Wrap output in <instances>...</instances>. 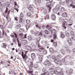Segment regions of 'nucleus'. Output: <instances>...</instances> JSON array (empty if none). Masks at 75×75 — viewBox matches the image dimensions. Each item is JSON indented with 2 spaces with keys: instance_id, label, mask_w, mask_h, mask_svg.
Masks as SVG:
<instances>
[{
  "instance_id": "nucleus-1",
  "label": "nucleus",
  "mask_w": 75,
  "mask_h": 75,
  "mask_svg": "<svg viewBox=\"0 0 75 75\" xmlns=\"http://www.w3.org/2000/svg\"><path fill=\"white\" fill-rule=\"evenodd\" d=\"M55 33H56V31L54 29H53L51 31V34H54L53 35V38L54 40H55V39L57 38V34Z\"/></svg>"
},
{
  "instance_id": "nucleus-2",
  "label": "nucleus",
  "mask_w": 75,
  "mask_h": 75,
  "mask_svg": "<svg viewBox=\"0 0 75 75\" xmlns=\"http://www.w3.org/2000/svg\"><path fill=\"white\" fill-rule=\"evenodd\" d=\"M44 64L45 65L50 66L51 65V62L50 61L48 60L47 59L44 62Z\"/></svg>"
},
{
  "instance_id": "nucleus-3",
  "label": "nucleus",
  "mask_w": 75,
  "mask_h": 75,
  "mask_svg": "<svg viewBox=\"0 0 75 75\" xmlns=\"http://www.w3.org/2000/svg\"><path fill=\"white\" fill-rule=\"evenodd\" d=\"M54 62L55 63L57 64H60L59 65H61V62H60V59H58V58H56V59L54 60Z\"/></svg>"
},
{
  "instance_id": "nucleus-4",
  "label": "nucleus",
  "mask_w": 75,
  "mask_h": 75,
  "mask_svg": "<svg viewBox=\"0 0 75 75\" xmlns=\"http://www.w3.org/2000/svg\"><path fill=\"white\" fill-rule=\"evenodd\" d=\"M65 61V59L64 58L62 60V62L61 64V65H63V64H64V65H68V63L67 62H65L64 63V62Z\"/></svg>"
},
{
  "instance_id": "nucleus-5",
  "label": "nucleus",
  "mask_w": 75,
  "mask_h": 75,
  "mask_svg": "<svg viewBox=\"0 0 75 75\" xmlns=\"http://www.w3.org/2000/svg\"><path fill=\"white\" fill-rule=\"evenodd\" d=\"M52 70H53L54 71H59V72H60V71H61L62 70H61V68H57V67H54L52 69Z\"/></svg>"
},
{
  "instance_id": "nucleus-6",
  "label": "nucleus",
  "mask_w": 75,
  "mask_h": 75,
  "mask_svg": "<svg viewBox=\"0 0 75 75\" xmlns=\"http://www.w3.org/2000/svg\"><path fill=\"white\" fill-rule=\"evenodd\" d=\"M33 5H30L29 7L28 8L29 10L33 13H34V9H33V8L32 7H33Z\"/></svg>"
},
{
  "instance_id": "nucleus-7",
  "label": "nucleus",
  "mask_w": 75,
  "mask_h": 75,
  "mask_svg": "<svg viewBox=\"0 0 75 75\" xmlns=\"http://www.w3.org/2000/svg\"><path fill=\"white\" fill-rule=\"evenodd\" d=\"M54 72L55 74H56V75H57V74H58V75H63V74H62L61 71H60V72H59V71L57 70L54 71Z\"/></svg>"
},
{
  "instance_id": "nucleus-8",
  "label": "nucleus",
  "mask_w": 75,
  "mask_h": 75,
  "mask_svg": "<svg viewBox=\"0 0 75 75\" xmlns=\"http://www.w3.org/2000/svg\"><path fill=\"white\" fill-rule=\"evenodd\" d=\"M53 13H57V14L58 15H59V12L58 11V9L57 8H53L52 10Z\"/></svg>"
},
{
  "instance_id": "nucleus-9",
  "label": "nucleus",
  "mask_w": 75,
  "mask_h": 75,
  "mask_svg": "<svg viewBox=\"0 0 75 75\" xmlns=\"http://www.w3.org/2000/svg\"><path fill=\"white\" fill-rule=\"evenodd\" d=\"M72 72H73V70L72 69H69V71H67L66 72L67 73L68 75H71L72 73Z\"/></svg>"
},
{
  "instance_id": "nucleus-10",
  "label": "nucleus",
  "mask_w": 75,
  "mask_h": 75,
  "mask_svg": "<svg viewBox=\"0 0 75 75\" xmlns=\"http://www.w3.org/2000/svg\"><path fill=\"white\" fill-rule=\"evenodd\" d=\"M50 5H51V3L50 2H48L46 4L47 7H48V9L49 10V11H50V10L51 9V7L50 6Z\"/></svg>"
},
{
  "instance_id": "nucleus-11",
  "label": "nucleus",
  "mask_w": 75,
  "mask_h": 75,
  "mask_svg": "<svg viewBox=\"0 0 75 75\" xmlns=\"http://www.w3.org/2000/svg\"><path fill=\"white\" fill-rule=\"evenodd\" d=\"M27 40H23L21 41V43L23 45H25L27 44Z\"/></svg>"
},
{
  "instance_id": "nucleus-12",
  "label": "nucleus",
  "mask_w": 75,
  "mask_h": 75,
  "mask_svg": "<svg viewBox=\"0 0 75 75\" xmlns=\"http://www.w3.org/2000/svg\"><path fill=\"white\" fill-rule=\"evenodd\" d=\"M51 18L52 20H56V16L54 14H52L51 15Z\"/></svg>"
},
{
  "instance_id": "nucleus-13",
  "label": "nucleus",
  "mask_w": 75,
  "mask_h": 75,
  "mask_svg": "<svg viewBox=\"0 0 75 75\" xmlns=\"http://www.w3.org/2000/svg\"><path fill=\"white\" fill-rule=\"evenodd\" d=\"M33 62H30V64H28V66L30 69H32V67H33Z\"/></svg>"
},
{
  "instance_id": "nucleus-14",
  "label": "nucleus",
  "mask_w": 75,
  "mask_h": 75,
  "mask_svg": "<svg viewBox=\"0 0 75 75\" xmlns=\"http://www.w3.org/2000/svg\"><path fill=\"white\" fill-rule=\"evenodd\" d=\"M5 13V14H8V8H6V9ZM6 19H8V14L6 16Z\"/></svg>"
},
{
  "instance_id": "nucleus-15",
  "label": "nucleus",
  "mask_w": 75,
  "mask_h": 75,
  "mask_svg": "<svg viewBox=\"0 0 75 75\" xmlns=\"http://www.w3.org/2000/svg\"><path fill=\"white\" fill-rule=\"evenodd\" d=\"M67 6L69 8L71 7H72L73 8H75V5H73V4H68L67 5Z\"/></svg>"
},
{
  "instance_id": "nucleus-16",
  "label": "nucleus",
  "mask_w": 75,
  "mask_h": 75,
  "mask_svg": "<svg viewBox=\"0 0 75 75\" xmlns=\"http://www.w3.org/2000/svg\"><path fill=\"white\" fill-rule=\"evenodd\" d=\"M68 42L69 45H71L72 44V40H71L70 39H69L68 40Z\"/></svg>"
},
{
  "instance_id": "nucleus-17",
  "label": "nucleus",
  "mask_w": 75,
  "mask_h": 75,
  "mask_svg": "<svg viewBox=\"0 0 75 75\" xmlns=\"http://www.w3.org/2000/svg\"><path fill=\"white\" fill-rule=\"evenodd\" d=\"M46 28L48 29L49 31H51V30L52 29V28L51 27L49 26V25H47L46 27Z\"/></svg>"
},
{
  "instance_id": "nucleus-18",
  "label": "nucleus",
  "mask_w": 75,
  "mask_h": 75,
  "mask_svg": "<svg viewBox=\"0 0 75 75\" xmlns=\"http://www.w3.org/2000/svg\"><path fill=\"white\" fill-rule=\"evenodd\" d=\"M31 57L32 59H34L35 57V54L34 53H32L31 54Z\"/></svg>"
},
{
  "instance_id": "nucleus-19",
  "label": "nucleus",
  "mask_w": 75,
  "mask_h": 75,
  "mask_svg": "<svg viewBox=\"0 0 75 75\" xmlns=\"http://www.w3.org/2000/svg\"><path fill=\"white\" fill-rule=\"evenodd\" d=\"M38 56L39 57V59H40V62H41L42 61V60L43 59H42V57H41V55L39 54L38 55Z\"/></svg>"
},
{
  "instance_id": "nucleus-20",
  "label": "nucleus",
  "mask_w": 75,
  "mask_h": 75,
  "mask_svg": "<svg viewBox=\"0 0 75 75\" xmlns=\"http://www.w3.org/2000/svg\"><path fill=\"white\" fill-rule=\"evenodd\" d=\"M30 33L32 34H34L35 35H37V33L35 31H34L33 30H31L30 31Z\"/></svg>"
},
{
  "instance_id": "nucleus-21",
  "label": "nucleus",
  "mask_w": 75,
  "mask_h": 75,
  "mask_svg": "<svg viewBox=\"0 0 75 75\" xmlns=\"http://www.w3.org/2000/svg\"><path fill=\"white\" fill-rule=\"evenodd\" d=\"M62 16L63 17H67V14L66 13H63L62 14Z\"/></svg>"
},
{
  "instance_id": "nucleus-22",
  "label": "nucleus",
  "mask_w": 75,
  "mask_h": 75,
  "mask_svg": "<svg viewBox=\"0 0 75 75\" xmlns=\"http://www.w3.org/2000/svg\"><path fill=\"white\" fill-rule=\"evenodd\" d=\"M21 55L23 58L24 59L25 58V57H26V54H25L24 55V52H22V54H21Z\"/></svg>"
},
{
  "instance_id": "nucleus-23",
  "label": "nucleus",
  "mask_w": 75,
  "mask_h": 75,
  "mask_svg": "<svg viewBox=\"0 0 75 75\" xmlns=\"http://www.w3.org/2000/svg\"><path fill=\"white\" fill-rule=\"evenodd\" d=\"M67 25V22H64V23L63 24V25L64 27V28L65 29H66L67 27L65 26V25Z\"/></svg>"
},
{
  "instance_id": "nucleus-24",
  "label": "nucleus",
  "mask_w": 75,
  "mask_h": 75,
  "mask_svg": "<svg viewBox=\"0 0 75 75\" xmlns=\"http://www.w3.org/2000/svg\"><path fill=\"white\" fill-rule=\"evenodd\" d=\"M45 33L46 34H47L48 35L49 34H50V32L48 31L47 30H45Z\"/></svg>"
},
{
  "instance_id": "nucleus-25",
  "label": "nucleus",
  "mask_w": 75,
  "mask_h": 75,
  "mask_svg": "<svg viewBox=\"0 0 75 75\" xmlns=\"http://www.w3.org/2000/svg\"><path fill=\"white\" fill-rule=\"evenodd\" d=\"M21 25L20 24L17 25L16 26V28L17 29H19L21 27Z\"/></svg>"
},
{
  "instance_id": "nucleus-26",
  "label": "nucleus",
  "mask_w": 75,
  "mask_h": 75,
  "mask_svg": "<svg viewBox=\"0 0 75 75\" xmlns=\"http://www.w3.org/2000/svg\"><path fill=\"white\" fill-rule=\"evenodd\" d=\"M30 24H27L26 25V30H27V31L28 30V28H30Z\"/></svg>"
},
{
  "instance_id": "nucleus-27",
  "label": "nucleus",
  "mask_w": 75,
  "mask_h": 75,
  "mask_svg": "<svg viewBox=\"0 0 75 75\" xmlns=\"http://www.w3.org/2000/svg\"><path fill=\"white\" fill-rule=\"evenodd\" d=\"M1 47H3V48H6L7 47V45H6V44L4 43H3L2 45H1Z\"/></svg>"
},
{
  "instance_id": "nucleus-28",
  "label": "nucleus",
  "mask_w": 75,
  "mask_h": 75,
  "mask_svg": "<svg viewBox=\"0 0 75 75\" xmlns=\"http://www.w3.org/2000/svg\"><path fill=\"white\" fill-rule=\"evenodd\" d=\"M19 36L21 38L23 39V34L22 33H20L19 34Z\"/></svg>"
},
{
  "instance_id": "nucleus-29",
  "label": "nucleus",
  "mask_w": 75,
  "mask_h": 75,
  "mask_svg": "<svg viewBox=\"0 0 75 75\" xmlns=\"http://www.w3.org/2000/svg\"><path fill=\"white\" fill-rule=\"evenodd\" d=\"M49 50H50V52L51 53H54V49L52 48H50L49 49Z\"/></svg>"
},
{
  "instance_id": "nucleus-30",
  "label": "nucleus",
  "mask_w": 75,
  "mask_h": 75,
  "mask_svg": "<svg viewBox=\"0 0 75 75\" xmlns=\"http://www.w3.org/2000/svg\"><path fill=\"white\" fill-rule=\"evenodd\" d=\"M65 34L67 37H69V33L68 32H66L65 33Z\"/></svg>"
},
{
  "instance_id": "nucleus-31",
  "label": "nucleus",
  "mask_w": 75,
  "mask_h": 75,
  "mask_svg": "<svg viewBox=\"0 0 75 75\" xmlns=\"http://www.w3.org/2000/svg\"><path fill=\"white\" fill-rule=\"evenodd\" d=\"M59 21H61V22H62L61 21H62V22H64V19L62 18H59Z\"/></svg>"
},
{
  "instance_id": "nucleus-32",
  "label": "nucleus",
  "mask_w": 75,
  "mask_h": 75,
  "mask_svg": "<svg viewBox=\"0 0 75 75\" xmlns=\"http://www.w3.org/2000/svg\"><path fill=\"white\" fill-rule=\"evenodd\" d=\"M61 55L60 54H59V55H58L56 57V58L59 59V58H61Z\"/></svg>"
},
{
  "instance_id": "nucleus-33",
  "label": "nucleus",
  "mask_w": 75,
  "mask_h": 75,
  "mask_svg": "<svg viewBox=\"0 0 75 75\" xmlns=\"http://www.w3.org/2000/svg\"><path fill=\"white\" fill-rule=\"evenodd\" d=\"M61 53L63 55H65V51L62 49L61 50Z\"/></svg>"
},
{
  "instance_id": "nucleus-34",
  "label": "nucleus",
  "mask_w": 75,
  "mask_h": 75,
  "mask_svg": "<svg viewBox=\"0 0 75 75\" xmlns=\"http://www.w3.org/2000/svg\"><path fill=\"white\" fill-rule=\"evenodd\" d=\"M24 17V14L23 13L21 12L20 15V18H23Z\"/></svg>"
},
{
  "instance_id": "nucleus-35",
  "label": "nucleus",
  "mask_w": 75,
  "mask_h": 75,
  "mask_svg": "<svg viewBox=\"0 0 75 75\" xmlns=\"http://www.w3.org/2000/svg\"><path fill=\"white\" fill-rule=\"evenodd\" d=\"M27 38V34H25L23 35V37L22 39H24V38Z\"/></svg>"
},
{
  "instance_id": "nucleus-36",
  "label": "nucleus",
  "mask_w": 75,
  "mask_h": 75,
  "mask_svg": "<svg viewBox=\"0 0 75 75\" xmlns=\"http://www.w3.org/2000/svg\"><path fill=\"white\" fill-rule=\"evenodd\" d=\"M38 67V66L37 64H33V67H35V68H37Z\"/></svg>"
},
{
  "instance_id": "nucleus-37",
  "label": "nucleus",
  "mask_w": 75,
  "mask_h": 75,
  "mask_svg": "<svg viewBox=\"0 0 75 75\" xmlns=\"http://www.w3.org/2000/svg\"><path fill=\"white\" fill-rule=\"evenodd\" d=\"M28 40H32V39H33V38H32V37H31V36H29L28 37Z\"/></svg>"
},
{
  "instance_id": "nucleus-38",
  "label": "nucleus",
  "mask_w": 75,
  "mask_h": 75,
  "mask_svg": "<svg viewBox=\"0 0 75 75\" xmlns=\"http://www.w3.org/2000/svg\"><path fill=\"white\" fill-rule=\"evenodd\" d=\"M26 23L28 24H29L30 23V21L28 19H27L26 20Z\"/></svg>"
},
{
  "instance_id": "nucleus-39",
  "label": "nucleus",
  "mask_w": 75,
  "mask_h": 75,
  "mask_svg": "<svg viewBox=\"0 0 75 75\" xmlns=\"http://www.w3.org/2000/svg\"><path fill=\"white\" fill-rule=\"evenodd\" d=\"M36 40L37 41V42H40V38L38 37L36 39Z\"/></svg>"
},
{
  "instance_id": "nucleus-40",
  "label": "nucleus",
  "mask_w": 75,
  "mask_h": 75,
  "mask_svg": "<svg viewBox=\"0 0 75 75\" xmlns=\"http://www.w3.org/2000/svg\"><path fill=\"white\" fill-rule=\"evenodd\" d=\"M54 73V71H51L49 72V74L50 75H52Z\"/></svg>"
},
{
  "instance_id": "nucleus-41",
  "label": "nucleus",
  "mask_w": 75,
  "mask_h": 75,
  "mask_svg": "<svg viewBox=\"0 0 75 75\" xmlns=\"http://www.w3.org/2000/svg\"><path fill=\"white\" fill-rule=\"evenodd\" d=\"M38 34L40 37H42V32H40L39 33H38Z\"/></svg>"
},
{
  "instance_id": "nucleus-42",
  "label": "nucleus",
  "mask_w": 75,
  "mask_h": 75,
  "mask_svg": "<svg viewBox=\"0 0 75 75\" xmlns=\"http://www.w3.org/2000/svg\"><path fill=\"white\" fill-rule=\"evenodd\" d=\"M60 37L61 38H64L65 37V35L63 34H61L60 35Z\"/></svg>"
},
{
  "instance_id": "nucleus-43",
  "label": "nucleus",
  "mask_w": 75,
  "mask_h": 75,
  "mask_svg": "<svg viewBox=\"0 0 75 75\" xmlns=\"http://www.w3.org/2000/svg\"><path fill=\"white\" fill-rule=\"evenodd\" d=\"M20 19L19 20V22L20 23H22V21H23V18H20Z\"/></svg>"
},
{
  "instance_id": "nucleus-44",
  "label": "nucleus",
  "mask_w": 75,
  "mask_h": 75,
  "mask_svg": "<svg viewBox=\"0 0 75 75\" xmlns=\"http://www.w3.org/2000/svg\"><path fill=\"white\" fill-rule=\"evenodd\" d=\"M53 45L54 46H57V43L56 42H53Z\"/></svg>"
},
{
  "instance_id": "nucleus-45",
  "label": "nucleus",
  "mask_w": 75,
  "mask_h": 75,
  "mask_svg": "<svg viewBox=\"0 0 75 75\" xmlns=\"http://www.w3.org/2000/svg\"><path fill=\"white\" fill-rule=\"evenodd\" d=\"M19 32H23V31H24V29H21V28L19 30Z\"/></svg>"
},
{
  "instance_id": "nucleus-46",
  "label": "nucleus",
  "mask_w": 75,
  "mask_h": 75,
  "mask_svg": "<svg viewBox=\"0 0 75 75\" xmlns=\"http://www.w3.org/2000/svg\"><path fill=\"white\" fill-rule=\"evenodd\" d=\"M43 53L44 54H47V51L46 50H44L43 52Z\"/></svg>"
},
{
  "instance_id": "nucleus-47",
  "label": "nucleus",
  "mask_w": 75,
  "mask_h": 75,
  "mask_svg": "<svg viewBox=\"0 0 75 75\" xmlns=\"http://www.w3.org/2000/svg\"><path fill=\"white\" fill-rule=\"evenodd\" d=\"M7 21L8 22H10L11 20V19L10 18H8L7 19Z\"/></svg>"
},
{
  "instance_id": "nucleus-48",
  "label": "nucleus",
  "mask_w": 75,
  "mask_h": 75,
  "mask_svg": "<svg viewBox=\"0 0 75 75\" xmlns=\"http://www.w3.org/2000/svg\"><path fill=\"white\" fill-rule=\"evenodd\" d=\"M35 25L36 27L37 28L38 26V23L37 22H35Z\"/></svg>"
},
{
  "instance_id": "nucleus-49",
  "label": "nucleus",
  "mask_w": 75,
  "mask_h": 75,
  "mask_svg": "<svg viewBox=\"0 0 75 75\" xmlns=\"http://www.w3.org/2000/svg\"><path fill=\"white\" fill-rule=\"evenodd\" d=\"M71 34L72 36H74V33L73 31H71Z\"/></svg>"
},
{
  "instance_id": "nucleus-50",
  "label": "nucleus",
  "mask_w": 75,
  "mask_h": 75,
  "mask_svg": "<svg viewBox=\"0 0 75 75\" xmlns=\"http://www.w3.org/2000/svg\"><path fill=\"white\" fill-rule=\"evenodd\" d=\"M69 23H71L72 22V20L71 19H69Z\"/></svg>"
},
{
  "instance_id": "nucleus-51",
  "label": "nucleus",
  "mask_w": 75,
  "mask_h": 75,
  "mask_svg": "<svg viewBox=\"0 0 75 75\" xmlns=\"http://www.w3.org/2000/svg\"><path fill=\"white\" fill-rule=\"evenodd\" d=\"M52 58L53 59L55 60L56 59V56L54 55L52 57Z\"/></svg>"
},
{
  "instance_id": "nucleus-52",
  "label": "nucleus",
  "mask_w": 75,
  "mask_h": 75,
  "mask_svg": "<svg viewBox=\"0 0 75 75\" xmlns=\"http://www.w3.org/2000/svg\"><path fill=\"white\" fill-rule=\"evenodd\" d=\"M45 18H47V19H49V18H50V16H49V15H47Z\"/></svg>"
},
{
  "instance_id": "nucleus-53",
  "label": "nucleus",
  "mask_w": 75,
  "mask_h": 75,
  "mask_svg": "<svg viewBox=\"0 0 75 75\" xmlns=\"http://www.w3.org/2000/svg\"><path fill=\"white\" fill-rule=\"evenodd\" d=\"M46 68H43L42 69V71L44 72L45 71H46Z\"/></svg>"
},
{
  "instance_id": "nucleus-54",
  "label": "nucleus",
  "mask_w": 75,
  "mask_h": 75,
  "mask_svg": "<svg viewBox=\"0 0 75 75\" xmlns=\"http://www.w3.org/2000/svg\"><path fill=\"white\" fill-rule=\"evenodd\" d=\"M14 34L15 35L16 38H17V36H18L17 34L15 33H14Z\"/></svg>"
},
{
  "instance_id": "nucleus-55",
  "label": "nucleus",
  "mask_w": 75,
  "mask_h": 75,
  "mask_svg": "<svg viewBox=\"0 0 75 75\" xmlns=\"http://www.w3.org/2000/svg\"><path fill=\"white\" fill-rule=\"evenodd\" d=\"M43 50V49H42V48H41L38 50V51H39V52H41V51H42V50Z\"/></svg>"
},
{
  "instance_id": "nucleus-56",
  "label": "nucleus",
  "mask_w": 75,
  "mask_h": 75,
  "mask_svg": "<svg viewBox=\"0 0 75 75\" xmlns=\"http://www.w3.org/2000/svg\"><path fill=\"white\" fill-rule=\"evenodd\" d=\"M12 41L13 42H14V43H16V39H13Z\"/></svg>"
},
{
  "instance_id": "nucleus-57",
  "label": "nucleus",
  "mask_w": 75,
  "mask_h": 75,
  "mask_svg": "<svg viewBox=\"0 0 75 75\" xmlns=\"http://www.w3.org/2000/svg\"><path fill=\"white\" fill-rule=\"evenodd\" d=\"M64 9L65 8H64V7H62L61 8V11H64Z\"/></svg>"
},
{
  "instance_id": "nucleus-58",
  "label": "nucleus",
  "mask_w": 75,
  "mask_h": 75,
  "mask_svg": "<svg viewBox=\"0 0 75 75\" xmlns=\"http://www.w3.org/2000/svg\"><path fill=\"white\" fill-rule=\"evenodd\" d=\"M27 15L28 16H31V14L30 13H28Z\"/></svg>"
},
{
  "instance_id": "nucleus-59",
  "label": "nucleus",
  "mask_w": 75,
  "mask_h": 75,
  "mask_svg": "<svg viewBox=\"0 0 75 75\" xmlns=\"http://www.w3.org/2000/svg\"><path fill=\"white\" fill-rule=\"evenodd\" d=\"M56 8H59V5H57L56 6Z\"/></svg>"
},
{
  "instance_id": "nucleus-60",
  "label": "nucleus",
  "mask_w": 75,
  "mask_h": 75,
  "mask_svg": "<svg viewBox=\"0 0 75 75\" xmlns=\"http://www.w3.org/2000/svg\"><path fill=\"white\" fill-rule=\"evenodd\" d=\"M32 47L33 49H34V48H36V46L35 45H33L32 46Z\"/></svg>"
},
{
  "instance_id": "nucleus-61",
  "label": "nucleus",
  "mask_w": 75,
  "mask_h": 75,
  "mask_svg": "<svg viewBox=\"0 0 75 75\" xmlns=\"http://www.w3.org/2000/svg\"><path fill=\"white\" fill-rule=\"evenodd\" d=\"M45 75H49V73L47 71L46 73H44Z\"/></svg>"
},
{
  "instance_id": "nucleus-62",
  "label": "nucleus",
  "mask_w": 75,
  "mask_h": 75,
  "mask_svg": "<svg viewBox=\"0 0 75 75\" xmlns=\"http://www.w3.org/2000/svg\"><path fill=\"white\" fill-rule=\"evenodd\" d=\"M31 47H28V48H27V50H31Z\"/></svg>"
},
{
  "instance_id": "nucleus-63",
  "label": "nucleus",
  "mask_w": 75,
  "mask_h": 75,
  "mask_svg": "<svg viewBox=\"0 0 75 75\" xmlns=\"http://www.w3.org/2000/svg\"><path fill=\"white\" fill-rule=\"evenodd\" d=\"M48 59H50L51 58V55L48 56L47 57Z\"/></svg>"
},
{
  "instance_id": "nucleus-64",
  "label": "nucleus",
  "mask_w": 75,
  "mask_h": 75,
  "mask_svg": "<svg viewBox=\"0 0 75 75\" xmlns=\"http://www.w3.org/2000/svg\"><path fill=\"white\" fill-rule=\"evenodd\" d=\"M66 2L67 3H68V4L69 3V0H66Z\"/></svg>"
}]
</instances>
